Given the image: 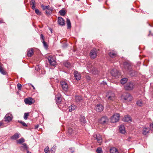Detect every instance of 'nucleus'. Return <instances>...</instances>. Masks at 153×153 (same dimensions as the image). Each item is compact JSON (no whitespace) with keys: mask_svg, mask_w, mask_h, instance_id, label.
I'll list each match as a JSON object with an SVG mask.
<instances>
[{"mask_svg":"<svg viewBox=\"0 0 153 153\" xmlns=\"http://www.w3.org/2000/svg\"><path fill=\"white\" fill-rule=\"evenodd\" d=\"M103 109V107L100 104H99L95 106V110L98 112H101Z\"/></svg>","mask_w":153,"mask_h":153,"instance_id":"nucleus-12","label":"nucleus"},{"mask_svg":"<svg viewBox=\"0 0 153 153\" xmlns=\"http://www.w3.org/2000/svg\"><path fill=\"white\" fill-rule=\"evenodd\" d=\"M68 132L69 134L72 135H75L77 133V130L74 128L73 127L70 128H68Z\"/></svg>","mask_w":153,"mask_h":153,"instance_id":"nucleus-10","label":"nucleus"},{"mask_svg":"<svg viewBox=\"0 0 153 153\" xmlns=\"http://www.w3.org/2000/svg\"><path fill=\"white\" fill-rule=\"evenodd\" d=\"M33 54V50L32 49H31L27 51V55L29 57L31 56Z\"/></svg>","mask_w":153,"mask_h":153,"instance_id":"nucleus-29","label":"nucleus"},{"mask_svg":"<svg viewBox=\"0 0 153 153\" xmlns=\"http://www.w3.org/2000/svg\"><path fill=\"white\" fill-rule=\"evenodd\" d=\"M27 153H31L30 152H29V151L27 150Z\"/></svg>","mask_w":153,"mask_h":153,"instance_id":"nucleus-54","label":"nucleus"},{"mask_svg":"<svg viewBox=\"0 0 153 153\" xmlns=\"http://www.w3.org/2000/svg\"><path fill=\"white\" fill-rule=\"evenodd\" d=\"M79 121L82 125L84 124L86 122V120L84 116H81L79 119Z\"/></svg>","mask_w":153,"mask_h":153,"instance_id":"nucleus-24","label":"nucleus"},{"mask_svg":"<svg viewBox=\"0 0 153 153\" xmlns=\"http://www.w3.org/2000/svg\"><path fill=\"white\" fill-rule=\"evenodd\" d=\"M24 101L26 104L29 105H31L35 102L34 100L30 97L25 99Z\"/></svg>","mask_w":153,"mask_h":153,"instance_id":"nucleus-8","label":"nucleus"},{"mask_svg":"<svg viewBox=\"0 0 153 153\" xmlns=\"http://www.w3.org/2000/svg\"><path fill=\"white\" fill-rule=\"evenodd\" d=\"M109 55L111 57L114 58L116 56L117 53L115 51H112L109 53Z\"/></svg>","mask_w":153,"mask_h":153,"instance_id":"nucleus-26","label":"nucleus"},{"mask_svg":"<svg viewBox=\"0 0 153 153\" xmlns=\"http://www.w3.org/2000/svg\"><path fill=\"white\" fill-rule=\"evenodd\" d=\"M49 151V148L47 146L44 149V151L46 153H48Z\"/></svg>","mask_w":153,"mask_h":153,"instance_id":"nucleus-40","label":"nucleus"},{"mask_svg":"<svg viewBox=\"0 0 153 153\" xmlns=\"http://www.w3.org/2000/svg\"><path fill=\"white\" fill-rule=\"evenodd\" d=\"M18 88L19 90H21L22 85L18 83L17 85Z\"/></svg>","mask_w":153,"mask_h":153,"instance_id":"nucleus-43","label":"nucleus"},{"mask_svg":"<svg viewBox=\"0 0 153 153\" xmlns=\"http://www.w3.org/2000/svg\"><path fill=\"white\" fill-rule=\"evenodd\" d=\"M12 118V116L11 114H7L4 117V121L6 122H9L11 121Z\"/></svg>","mask_w":153,"mask_h":153,"instance_id":"nucleus-13","label":"nucleus"},{"mask_svg":"<svg viewBox=\"0 0 153 153\" xmlns=\"http://www.w3.org/2000/svg\"><path fill=\"white\" fill-rule=\"evenodd\" d=\"M58 24L60 25H64L65 23L64 19L62 17H58Z\"/></svg>","mask_w":153,"mask_h":153,"instance_id":"nucleus-20","label":"nucleus"},{"mask_svg":"<svg viewBox=\"0 0 153 153\" xmlns=\"http://www.w3.org/2000/svg\"><path fill=\"white\" fill-rule=\"evenodd\" d=\"M126 90H131L134 88V85L132 82H128L125 85L124 87Z\"/></svg>","mask_w":153,"mask_h":153,"instance_id":"nucleus-6","label":"nucleus"},{"mask_svg":"<svg viewBox=\"0 0 153 153\" xmlns=\"http://www.w3.org/2000/svg\"><path fill=\"white\" fill-rule=\"evenodd\" d=\"M19 122L22 124V125L25 127L27 126V125L24 122L22 121H19Z\"/></svg>","mask_w":153,"mask_h":153,"instance_id":"nucleus-41","label":"nucleus"},{"mask_svg":"<svg viewBox=\"0 0 153 153\" xmlns=\"http://www.w3.org/2000/svg\"><path fill=\"white\" fill-rule=\"evenodd\" d=\"M35 1L34 0H31L30 2V5L31 6L33 4H35Z\"/></svg>","mask_w":153,"mask_h":153,"instance_id":"nucleus-45","label":"nucleus"},{"mask_svg":"<svg viewBox=\"0 0 153 153\" xmlns=\"http://www.w3.org/2000/svg\"><path fill=\"white\" fill-rule=\"evenodd\" d=\"M96 152L97 153H101L102 152V150L101 148H98L96 150Z\"/></svg>","mask_w":153,"mask_h":153,"instance_id":"nucleus-38","label":"nucleus"},{"mask_svg":"<svg viewBox=\"0 0 153 153\" xmlns=\"http://www.w3.org/2000/svg\"><path fill=\"white\" fill-rule=\"evenodd\" d=\"M130 74H131V76H133L134 75H132L130 73Z\"/></svg>","mask_w":153,"mask_h":153,"instance_id":"nucleus-56","label":"nucleus"},{"mask_svg":"<svg viewBox=\"0 0 153 153\" xmlns=\"http://www.w3.org/2000/svg\"><path fill=\"white\" fill-rule=\"evenodd\" d=\"M87 68L88 71L92 73L94 75H96L98 73V71L96 68H94L91 64L89 63L87 65Z\"/></svg>","mask_w":153,"mask_h":153,"instance_id":"nucleus-3","label":"nucleus"},{"mask_svg":"<svg viewBox=\"0 0 153 153\" xmlns=\"http://www.w3.org/2000/svg\"><path fill=\"white\" fill-rule=\"evenodd\" d=\"M55 152L54 149L53 148H52V149L49 151L48 153H54Z\"/></svg>","mask_w":153,"mask_h":153,"instance_id":"nucleus-44","label":"nucleus"},{"mask_svg":"<svg viewBox=\"0 0 153 153\" xmlns=\"http://www.w3.org/2000/svg\"><path fill=\"white\" fill-rule=\"evenodd\" d=\"M60 84L63 89L65 91H67L68 86L67 83L65 81H61Z\"/></svg>","mask_w":153,"mask_h":153,"instance_id":"nucleus-9","label":"nucleus"},{"mask_svg":"<svg viewBox=\"0 0 153 153\" xmlns=\"http://www.w3.org/2000/svg\"><path fill=\"white\" fill-rule=\"evenodd\" d=\"M106 97L108 101H113L115 99V94L113 92L109 91L107 93Z\"/></svg>","mask_w":153,"mask_h":153,"instance_id":"nucleus-2","label":"nucleus"},{"mask_svg":"<svg viewBox=\"0 0 153 153\" xmlns=\"http://www.w3.org/2000/svg\"><path fill=\"white\" fill-rule=\"evenodd\" d=\"M149 131V129L145 127H144L142 130V133L144 135H146L148 134Z\"/></svg>","mask_w":153,"mask_h":153,"instance_id":"nucleus-25","label":"nucleus"},{"mask_svg":"<svg viewBox=\"0 0 153 153\" xmlns=\"http://www.w3.org/2000/svg\"><path fill=\"white\" fill-rule=\"evenodd\" d=\"M90 56L91 58L94 59L97 55V50L95 49H94L91 51Z\"/></svg>","mask_w":153,"mask_h":153,"instance_id":"nucleus-11","label":"nucleus"},{"mask_svg":"<svg viewBox=\"0 0 153 153\" xmlns=\"http://www.w3.org/2000/svg\"><path fill=\"white\" fill-rule=\"evenodd\" d=\"M127 78H124L121 80L120 82L121 84H124L127 82Z\"/></svg>","mask_w":153,"mask_h":153,"instance_id":"nucleus-34","label":"nucleus"},{"mask_svg":"<svg viewBox=\"0 0 153 153\" xmlns=\"http://www.w3.org/2000/svg\"><path fill=\"white\" fill-rule=\"evenodd\" d=\"M123 65L124 68L127 70H129L131 68V65L127 62H124Z\"/></svg>","mask_w":153,"mask_h":153,"instance_id":"nucleus-21","label":"nucleus"},{"mask_svg":"<svg viewBox=\"0 0 153 153\" xmlns=\"http://www.w3.org/2000/svg\"><path fill=\"white\" fill-rule=\"evenodd\" d=\"M22 145H23V147L26 149H27V145L26 143H24L23 144H22Z\"/></svg>","mask_w":153,"mask_h":153,"instance_id":"nucleus-47","label":"nucleus"},{"mask_svg":"<svg viewBox=\"0 0 153 153\" xmlns=\"http://www.w3.org/2000/svg\"><path fill=\"white\" fill-rule=\"evenodd\" d=\"M0 125H1V126H2V123L1 122V124H0Z\"/></svg>","mask_w":153,"mask_h":153,"instance_id":"nucleus-53","label":"nucleus"},{"mask_svg":"<svg viewBox=\"0 0 153 153\" xmlns=\"http://www.w3.org/2000/svg\"><path fill=\"white\" fill-rule=\"evenodd\" d=\"M86 79L88 80H90L91 79L90 77L88 76H86Z\"/></svg>","mask_w":153,"mask_h":153,"instance_id":"nucleus-48","label":"nucleus"},{"mask_svg":"<svg viewBox=\"0 0 153 153\" xmlns=\"http://www.w3.org/2000/svg\"><path fill=\"white\" fill-rule=\"evenodd\" d=\"M48 59L51 65L53 66L55 65H56V62L53 58L51 57H49Z\"/></svg>","mask_w":153,"mask_h":153,"instance_id":"nucleus-19","label":"nucleus"},{"mask_svg":"<svg viewBox=\"0 0 153 153\" xmlns=\"http://www.w3.org/2000/svg\"><path fill=\"white\" fill-rule=\"evenodd\" d=\"M59 13L61 16H63L65 15V12L64 10H61L59 11Z\"/></svg>","mask_w":153,"mask_h":153,"instance_id":"nucleus-36","label":"nucleus"},{"mask_svg":"<svg viewBox=\"0 0 153 153\" xmlns=\"http://www.w3.org/2000/svg\"><path fill=\"white\" fill-rule=\"evenodd\" d=\"M110 73L112 76L115 77H116L117 75H118L119 73L118 71L115 69L112 70L111 71Z\"/></svg>","mask_w":153,"mask_h":153,"instance_id":"nucleus-22","label":"nucleus"},{"mask_svg":"<svg viewBox=\"0 0 153 153\" xmlns=\"http://www.w3.org/2000/svg\"><path fill=\"white\" fill-rule=\"evenodd\" d=\"M120 117V115L119 114H114L111 117L110 120L111 122L113 123L117 122L119 120Z\"/></svg>","mask_w":153,"mask_h":153,"instance_id":"nucleus-5","label":"nucleus"},{"mask_svg":"<svg viewBox=\"0 0 153 153\" xmlns=\"http://www.w3.org/2000/svg\"><path fill=\"white\" fill-rule=\"evenodd\" d=\"M123 121L130 123L131 122V119L130 116L128 115L125 116L123 119Z\"/></svg>","mask_w":153,"mask_h":153,"instance_id":"nucleus-15","label":"nucleus"},{"mask_svg":"<svg viewBox=\"0 0 153 153\" xmlns=\"http://www.w3.org/2000/svg\"><path fill=\"white\" fill-rule=\"evenodd\" d=\"M76 109V106L75 105H71L69 107L70 111H72L75 110Z\"/></svg>","mask_w":153,"mask_h":153,"instance_id":"nucleus-28","label":"nucleus"},{"mask_svg":"<svg viewBox=\"0 0 153 153\" xmlns=\"http://www.w3.org/2000/svg\"><path fill=\"white\" fill-rule=\"evenodd\" d=\"M119 131L120 133L124 134L125 132V130L124 125H121L119 127Z\"/></svg>","mask_w":153,"mask_h":153,"instance_id":"nucleus-23","label":"nucleus"},{"mask_svg":"<svg viewBox=\"0 0 153 153\" xmlns=\"http://www.w3.org/2000/svg\"><path fill=\"white\" fill-rule=\"evenodd\" d=\"M150 128L151 130H153V124H150Z\"/></svg>","mask_w":153,"mask_h":153,"instance_id":"nucleus-46","label":"nucleus"},{"mask_svg":"<svg viewBox=\"0 0 153 153\" xmlns=\"http://www.w3.org/2000/svg\"><path fill=\"white\" fill-rule=\"evenodd\" d=\"M56 100L57 102L59 103L61 102L60 98L59 97H57V96L56 97Z\"/></svg>","mask_w":153,"mask_h":153,"instance_id":"nucleus-37","label":"nucleus"},{"mask_svg":"<svg viewBox=\"0 0 153 153\" xmlns=\"http://www.w3.org/2000/svg\"><path fill=\"white\" fill-rule=\"evenodd\" d=\"M75 100L77 103H79L82 102L83 100V99L80 96H76L75 97Z\"/></svg>","mask_w":153,"mask_h":153,"instance_id":"nucleus-18","label":"nucleus"},{"mask_svg":"<svg viewBox=\"0 0 153 153\" xmlns=\"http://www.w3.org/2000/svg\"><path fill=\"white\" fill-rule=\"evenodd\" d=\"M31 86L33 88V89H35V87H34V86L32 85H31Z\"/></svg>","mask_w":153,"mask_h":153,"instance_id":"nucleus-52","label":"nucleus"},{"mask_svg":"<svg viewBox=\"0 0 153 153\" xmlns=\"http://www.w3.org/2000/svg\"><path fill=\"white\" fill-rule=\"evenodd\" d=\"M35 13L38 15H40V12L39 11V10L38 9H35Z\"/></svg>","mask_w":153,"mask_h":153,"instance_id":"nucleus-42","label":"nucleus"},{"mask_svg":"<svg viewBox=\"0 0 153 153\" xmlns=\"http://www.w3.org/2000/svg\"><path fill=\"white\" fill-rule=\"evenodd\" d=\"M39 65H37V67H38V68H39Z\"/></svg>","mask_w":153,"mask_h":153,"instance_id":"nucleus-55","label":"nucleus"},{"mask_svg":"<svg viewBox=\"0 0 153 153\" xmlns=\"http://www.w3.org/2000/svg\"><path fill=\"white\" fill-rule=\"evenodd\" d=\"M1 73L3 75H6L7 73L6 71L1 65Z\"/></svg>","mask_w":153,"mask_h":153,"instance_id":"nucleus-32","label":"nucleus"},{"mask_svg":"<svg viewBox=\"0 0 153 153\" xmlns=\"http://www.w3.org/2000/svg\"><path fill=\"white\" fill-rule=\"evenodd\" d=\"M108 121V119L106 116L102 117L99 120V122L101 124H105L107 123Z\"/></svg>","mask_w":153,"mask_h":153,"instance_id":"nucleus-7","label":"nucleus"},{"mask_svg":"<svg viewBox=\"0 0 153 153\" xmlns=\"http://www.w3.org/2000/svg\"><path fill=\"white\" fill-rule=\"evenodd\" d=\"M67 25L68 29H70L71 27V25L70 20L69 19H67Z\"/></svg>","mask_w":153,"mask_h":153,"instance_id":"nucleus-31","label":"nucleus"},{"mask_svg":"<svg viewBox=\"0 0 153 153\" xmlns=\"http://www.w3.org/2000/svg\"><path fill=\"white\" fill-rule=\"evenodd\" d=\"M25 140L24 138H22L19 140H17V143H22L24 142Z\"/></svg>","mask_w":153,"mask_h":153,"instance_id":"nucleus-33","label":"nucleus"},{"mask_svg":"<svg viewBox=\"0 0 153 153\" xmlns=\"http://www.w3.org/2000/svg\"><path fill=\"white\" fill-rule=\"evenodd\" d=\"M74 75L75 78L77 80H79L81 79V76L79 73L76 71H75L74 72Z\"/></svg>","mask_w":153,"mask_h":153,"instance_id":"nucleus-17","label":"nucleus"},{"mask_svg":"<svg viewBox=\"0 0 153 153\" xmlns=\"http://www.w3.org/2000/svg\"><path fill=\"white\" fill-rule=\"evenodd\" d=\"M41 7L43 10L45 11L46 13L47 16H49L51 13L52 9L50 7L49 5L45 6L43 4H42Z\"/></svg>","mask_w":153,"mask_h":153,"instance_id":"nucleus-4","label":"nucleus"},{"mask_svg":"<svg viewBox=\"0 0 153 153\" xmlns=\"http://www.w3.org/2000/svg\"><path fill=\"white\" fill-rule=\"evenodd\" d=\"M32 8L34 10L35 9V4H33V5H31Z\"/></svg>","mask_w":153,"mask_h":153,"instance_id":"nucleus-49","label":"nucleus"},{"mask_svg":"<svg viewBox=\"0 0 153 153\" xmlns=\"http://www.w3.org/2000/svg\"><path fill=\"white\" fill-rule=\"evenodd\" d=\"M132 99V97L130 94L128 93H124L121 96V99L126 102L131 101Z\"/></svg>","mask_w":153,"mask_h":153,"instance_id":"nucleus-1","label":"nucleus"},{"mask_svg":"<svg viewBox=\"0 0 153 153\" xmlns=\"http://www.w3.org/2000/svg\"><path fill=\"white\" fill-rule=\"evenodd\" d=\"M94 137H95V139L97 140L98 143H99V145H100L101 143L102 142V140L101 135L98 134H96L95 136H94Z\"/></svg>","mask_w":153,"mask_h":153,"instance_id":"nucleus-14","label":"nucleus"},{"mask_svg":"<svg viewBox=\"0 0 153 153\" xmlns=\"http://www.w3.org/2000/svg\"><path fill=\"white\" fill-rule=\"evenodd\" d=\"M19 137V134L18 133H16L15 134L13 135L12 136L11 138L13 140H16Z\"/></svg>","mask_w":153,"mask_h":153,"instance_id":"nucleus-30","label":"nucleus"},{"mask_svg":"<svg viewBox=\"0 0 153 153\" xmlns=\"http://www.w3.org/2000/svg\"><path fill=\"white\" fill-rule=\"evenodd\" d=\"M29 115L28 113H25L24 115V119L25 120H27V117Z\"/></svg>","mask_w":153,"mask_h":153,"instance_id":"nucleus-39","label":"nucleus"},{"mask_svg":"<svg viewBox=\"0 0 153 153\" xmlns=\"http://www.w3.org/2000/svg\"><path fill=\"white\" fill-rule=\"evenodd\" d=\"M111 153H120L117 149L115 147L111 148L110 150Z\"/></svg>","mask_w":153,"mask_h":153,"instance_id":"nucleus-27","label":"nucleus"},{"mask_svg":"<svg viewBox=\"0 0 153 153\" xmlns=\"http://www.w3.org/2000/svg\"><path fill=\"white\" fill-rule=\"evenodd\" d=\"M41 38L42 39H43V40L44 41V39H43V35L42 34H41Z\"/></svg>","mask_w":153,"mask_h":153,"instance_id":"nucleus-51","label":"nucleus"},{"mask_svg":"<svg viewBox=\"0 0 153 153\" xmlns=\"http://www.w3.org/2000/svg\"><path fill=\"white\" fill-rule=\"evenodd\" d=\"M43 44L44 45V46L45 47L47 46V44L46 43V42L44 41H43Z\"/></svg>","mask_w":153,"mask_h":153,"instance_id":"nucleus-50","label":"nucleus"},{"mask_svg":"<svg viewBox=\"0 0 153 153\" xmlns=\"http://www.w3.org/2000/svg\"><path fill=\"white\" fill-rule=\"evenodd\" d=\"M64 65L65 67L68 68H70L71 65V64L68 62H65Z\"/></svg>","mask_w":153,"mask_h":153,"instance_id":"nucleus-35","label":"nucleus"},{"mask_svg":"<svg viewBox=\"0 0 153 153\" xmlns=\"http://www.w3.org/2000/svg\"><path fill=\"white\" fill-rule=\"evenodd\" d=\"M145 103V101L142 100H139L137 102V105L139 106H144Z\"/></svg>","mask_w":153,"mask_h":153,"instance_id":"nucleus-16","label":"nucleus"}]
</instances>
